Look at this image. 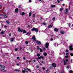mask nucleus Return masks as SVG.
Segmentation results:
<instances>
[{
    "label": "nucleus",
    "instance_id": "a18cd8bd",
    "mask_svg": "<svg viewBox=\"0 0 73 73\" xmlns=\"http://www.w3.org/2000/svg\"><path fill=\"white\" fill-rule=\"evenodd\" d=\"M48 71H49V69H47V70H46V73H48Z\"/></svg>",
    "mask_w": 73,
    "mask_h": 73
},
{
    "label": "nucleus",
    "instance_id": "8fccbe9b",
    "mask_svg": "<svg viewBox=\"0 0 73 73\" xmlns=\"http://www.w3.org/2000/svg\"><path fill=\"white\" fill-rule=\"evenodd\" d=\"M43 24L44 25H46V23H45L44 22L43 23Z\"/></svg>",
    "mask_w": 73,
    "mask_h": 73
},
{
    "label": "nucleus",
    "instance_id": "69168bd1",
    "mask_svg": "<svg viewBox=\"0 0 73 73\" xmlns=\"http://www.w3.org/2000/svg\"><path fill=\"white\" fill-rule=\"evenodd\" d=\"M68 26L69 27H70V23L69 24Z\"/></svg>",
    "mask_w": 73,
    "mask_h": 73
},
{
    "label": "nucleus",
    "instance_id": "603ef678",
    "mask_svg": "<svg viewBox=\"0 0 73 73\" xmlns=\"http://www.w3.org/2000/svg\"><path fill=\"white\" fill-rule=\"evenodd\" d=\"M66 52H69V50H66Z\"/></svg>",
    "mask_w": 73,
    "mask_h": 73
},
{
    "label": "nucleus",
    "instance_id": "f257e3e1",
    "mask_svg": "<svg viewBox=\"0 0 73 73\" xmlns=\"http://www.w3.org/2000/svg\"><path fill=\"white\" fill-rule=\"evenodd\" d=\"M31 31H35L36 32V33H37L38 32V29L37 28H32L31 30Z\"/></svg>",
    "mask_w": 73,
    "mask_h": 73
},
{
    "label": "nucleus",
    "instance_id": "393cba45",
    "mask_svg": "<svg viewBox=\"0 0 73 73\" xmlns=\"http://www.w3.org/2000/svg\"><path fill=\"white\" fill-rule=\"evenodd\" d=\"M51 7H52V8H53V7H55V5H51Z\"/></svg>",
    "mask_w": 73,
    "mask_h": 73
},
{
    "label": "nucleus",
    "instance_id": "37998d69",
    "mask_svg": "<svg viewBox=\"0 0 73 73\" xmlns=\"http://www.w3.org/2000/svg\"><path fill=\"white\" fill-rule=\"evenodd\" d=\"M31 15H32V13H29V16H31Z\"/></svg>",
    "mask_w": 73,
    "mask_h": 73
},
{
    "label": "nucleus",
    "instance_id": "774afa93",
    "mask_svg": "<svg viewBox=\"0 0 73 73\" xmlns=\"http://www.w3.org/2000/svg\"><path fill=\"white\" fill-rule=\"evenodd\" d=\"M66 68H69V66H67L66 67Z\"/></svg>",
    "mask_w": 73,
    "mask_h": 73
},
{
    "label": "nucleus",
    "instance_id": "f03ea898",
    "mask_svg": "<svg viewBox=\"0 0 73 73\" xmlns=\"http://www.w3.org/2000/svg\"><path fill=\"white\" fill-rule=\"evenodd\" d=\"M71 45L70 46H69V50H73V46H72V45H73V44H71Z\"/></svg>",
    "mask_w": 73,
    "mask_h": 73
},
{
    "label": "nucleus",
    "instance_id": "58836bf2",
    "mask_svg": "<svg viewBox=\"0 0 73 73\" xmlns=\"http://www.w3.org/2000/svg\"><path fill=\"white\" fill-rule=\"evenodd\" d=\"M70 73H73V71L72 70H70L69 71Z\"/></svg>",
    "mask_w": 73,
    "mask_h": 73
},
{
    "label": "nucleus",
    "instance_id": "9d476101",
    "mask_svg": "<svg viewBox=\"0 0 73 73\" xmlns=\"http://www.w3.org/2000/svg\"><path fill=\"white\" fill-rule=\"evenodd\" d=\"M19 11V9L18 8H16L15 10V12L16 13H18Z\"/></svg>",
    "mask_w": 73,
    "mask_h": 73
},
{
    "label": "nucleus",
    "instance_id": "4d7b16f0",
    "mask_svg": "<svg viewBox=\"0 0 73 73\" xmlns=\"http://www.w3.org/2000/svg\"><path fill=\"white\" fill-rule=\"evenodd\" d=\"M17 66H19V63H17Z\"/></svg>",
    "mask_w": 73,
    "mask_h": 73
},
{
    "label": "nucleus",
    "instance_id": "de8ad7c7",
    "mask_svg": "<svg viewBox=\"0 0 73 73\" xmlns=\"http://www.w3.org/2000/svg\"><path fill=\"white\" fill-rule=\"evenodd\" d=\"M68 57H69V56H68L66 55V56H65V57L66 58H68Z\"/></svg>",
    "mask_w": 73,
    "mask_h": 73
},
{
    "label": "nucleus",
    "instance_id": "f8f14e48",
    "mask_svg": "<svg viewBox=\"0 0 73 73\" xmlns=\"http://www.w3.org/2000/svg\"><path fill=\"white\" fill-rule=\"evenodd\" d=\"M32 39H33V41H36V38L35 37H33Z\"/></svg>",
    "mask_w": 73,
    "mask_h": 73
},
{
    "label": "nucleus",
    "instance_id": "1a4fd4ad",
    "mask_svg": "<svg viewBox=\"0 0 73 73\" xmlns=\"http://www.w3.org/2000/svg\"><path fill=\"white\" fill-rule=\"evenodd\" d=\"M31 33V32H28L27 34H26V35H27V36H29V35H30Z\"/></svg>",
    "mask_w": 73,
    "mask_h": 73
},
{
    "label": "nucleus",
    "instance_id": "aec40b11",
    "mask_svg": "<svg viewBox=\"0 0 73 73\" xmlns=\"http://www.w3.org/2000/svg\"><path fill=\"white\" fill-rule=\"evenodd\" d=\"M27 69L28 71L29 72H32V71L31 70V69H29L28 68H27Z\"/></svg>",
    "mask_w": 73,
    "mask_h": 73
},
{
    "label": "nucleus",
    "instance_id": "5fc2aeb1",
    "mask_svg": "<svg viewBox=\"0 0 73 73\" xmlns=\"http://www.w3.org/2000/svg\"><path fill=\"white\" fill-rule=\"evenodd\" d=\"M31 1H32V0H29V2L30 3H31Z\"/></svg>",
    "mask_w": 73,
    "mask_h": 73
},
{
    "label": "nucleus",
    "instance_id": "c9c22d12",
    "mask_svg": "<svg viewBox=\"0 0 73 73\" xmlns=\"http://www.w3.org/2000/svg\"><path fill=\"white\" fill-rule=\"evenodd\" d=\"M70 55H71V56H73V53H70Z\"/></svg>",
    "mask_w": 73,
    "mask_h": 73
},
{
    "label": "nucleus",
    "instance_id": "4468645a",
    "mask_svg": "<svg viewBox=\"0 0 73 73\" xmlns=\"http://www.w3.org/2000/svg\"><path fill=\"white\" fill-rule=\"evenodd\" d=\"M3 17H4V18H7V16L6 14H4L3 15Z\"/></svg>",
    "mask_w": 73,
    "mask_h": 73
},
{
    "label": "nucleus",
    "instance_id": "412c9836",
    "mask_svg": "<svg viewBox=\"0 0 73 73\" xmlns=\"http://www.w3.org/2000/svg\"><path fill=\"white\" fill-rule=\"evenodd\" d=\"M52 26H53L52 25H50L48 26V28H51V27H52Z\"/></svg>",
    "mask_w": 73,
    "mask_h": 73
},
{
    "label": "nucleus",
    "instance_id": "39448f33",
    "mask_svg": "<svg viewBox=\"0 0 73 73\" xmlns=\"http://www.w3.org/2000/svg\"><path fill=\"white\" fill-rule=\"evenodd\" d=\"M45 46L46 48H48V47L49 46V44L48 43H46Z\"/></svg>",
    "mask_w": 73,
    "mask_h": 73
},
{
    "label": "nucleus",
    "instance_id": "f3484780",
    "mask_svg": "<svg viewBox=\"0 0 73 73\" xmlns=\"http://www.w3.org/2000/svg\"><path fill=\"white\" fill-rule=\"evenodd\" d=\"M43 54H44V57H46L47 55V54L46 52H44Z\"/></svg>",
    "mask_w": 73,
    "mask_h": 73
},
{
    "label": "nucleus",
    "instance_id": "a878e982",
    "mask_svg": "<svg viewBox=\"0 0 73 73\" xmlns=\"http://www.w3.org/2000/svg\"><path fill=\"white\" fill-rule=\"evenodd\" d=\"M65 11L66 12H68V9L66 8L65 9Z\"/></svg>",
    "mask_w": 73,
    "mask_h": 73
},
{
    "label": "nucleus",
    "instance_id": "b1692460",
    "mask_svg": "<svg viewBox=\"0 0 73 73\" xmlns=\"http://www.w3.org/2000/svg\"><path fill=\"white\" fill-rule=\"evenodd\" d=\"M60 33H61V34H64V32L62 31H60Z\"/></svg>",
    "mask_w": 73,
    "mask_h": 73
},
{
    "label": "nucleus",
    "instance_id": "7ed1b4c3",
    "mask_svg": "<svg viewBox=\"0 0 73 73\" xmlns=\"http://www.w3.org/2000/svg\"><path fill=\"white\" fill-rule=\"evenodd\" d=\"M22 72L23 73H25V72L28 73V70H27L25 68H24V70H22Z\"/></svg>",
    "mask_w": 73,
    "mask_h": 73
},
{
    "label": "nucleus",
    "instance_id": "e433bc0d",
    "mask_svg": "<svg viewBox=\"0 0 73 73\" xmlns=\"http://www.w3.org/2000/svg\"><path fill=\"white\" fill-rule=\"evenodd\" d=\"M37 56H38V57H40V54H37Z\"/></svg>",
    "mask_w": 73,
    "mask_h": 73
},
{
    "label": "nucleus",
    "instance_id": "052dcab7",
    "mask_svg": "<svg viewBox=\"0 0 73 73\" xmlns=\"http://www.w3.org/2000/svg\"><path fill=\"white\" fill-rule=\"evenodd\" d=\"M7 26H6V25H5V26H4V27L5 28H7Z\"/></svg>",
    "mask_w": 73,
    "mask_h": 73
},
{
    "label": "nucleus",
    "instance_id": "49530a36",
    "mask_svg": "<svg viewBox=\"0 0 73 73\" xmlns=\"http://www.w3.org/2000/svg\"><path fill=\"white\" fill-rule=\"evenodd\" d=\"M17 59L18 60H20V57H17Z\"/></svg>",
    "mask_w": 73,
    "mask_h": 73
},
{
    "label": "nucleus",
    "instance_id": "f704fd0d",
    "mask_svg": "<svg viewBox=\"0 0 73 73\" xmlns=\"http://www.w3.org/2000/svg\"><path fill=\"white\" fill-rule=\"evenodd\" d=\"M51 54H54V52L53 51L51 52Z\"/></svg>",
    "mask_w": 73,
    "mask_h": 73
},
{
    "label": "nucleus",
    "instance_id": "6e6d98bb",
    "mask_svg": "<svg viewBox=\"0 0 73 73\" xmlns=\"http://www.w3.org/2000/svg\"><path fill=\"white\" fill-rule=\"evenodd\" d=\"M58 2V3H60V1L59 0H58L57 1Z\"/></svg>",
    "mask_w": 73,
    "mask_h": 73
},
{
    "label": "nucleus",
    "instance_id": "ddd939ff",
    "mask_svg": "<svg viewBox=\"0 0 73 73\" xmlns=\"http://www.w3.org/2000/svg\"><path fill=\"white\" fill-rule=\"evenodd\" d=\"M0 70H1V71H2V72H6V70H5L2 69V68H1L0 69Z\"/></svg>",
    "mask_w": 73,
    "mask_h": 73
},
{
    "label": "nucleus",
    "instance_id": "bb28decb",
    "mask_svg": "<svg viewBox=\"0 0 73 73\" xmlns=\"http://www.w3.org/2000/svg\"><path fill=\"white\" fill-rule=\"evenodd\" d=\"M15 71H16V72H20V70H17V69H15Z\"/></svg>",
    "mask_w": 73,
    "mask_h": 73
},
{
    "label": "nucleus",
    "instance_id": "0eeeda50",
    "mask_svg": "<svg viewBox=\"0 0 73 73\" xmlns=\"http://www.w3.org/2000/svg\"><path fill=\"white\" fill-rule=\"evenodd\" d=\"M52 65L54 68H56V65L54 63H52Z\"/></svg>",
    "mask_w": 73,
    "mask_h": 73
},
{
    "label": "nucleus",
    "instance_id": "bf43d9fd",
    "mask_svg": "<svg viewBox=\"0 0 73 73\" xmlns=\"http://www.w3.org/2000/svg\"><path fill=\"white\" fill-rule=\"evenodd\" d=\"M50 40L51 41H53V39H52V38H50Z\"/></svg>",
    "mask_w": 73,
    "mask_h": 73
},
{
    "label": "nucleus",
    "instance_id": "423d86ee",
    "mask_svg": "<svg viewBox=\"0 0 73 73\" xmlns=\"http://www.w3.org/2000/svg\"><path fill=\"white\" fill-rule=\"evenodd\" d=\"M18 31H19V32H23V30L22 29L21 30V29H20V27H19L18 28Z\"/></svg>",
    "mask_w": 73,
    "mask_h": 73
},
{
    "label": "nucleus",
    "instance_id": "0e129e2a",
    "mask_svg": "<svg viewBox=\"0 0 73 73\" xmlns=\"http://www.w3.org/2000/svg\"><path fill=\"white\" fill-rule=\"evenodd\" d=\"M64 71H61V73H64Z\"/></svg>",
    "mask_w": 73,
    "mask_h": 73
},
{
    "label": "nucleus",
    "instance_id": "09e8293b",
    "mask_svg": "<svg viewBox=\"0 0 73 73\" xmlns=\"http://www.w3.org/2000/svg\"><path fill=\"white\" fill-rule=\"evenodd\" d=\"M36 67L37 68H39V67H40V66H39L38 65H37L36 66Z\"/></svg>",
    "mask_w": 73,
    "mask_h": 73
},
{
    "label": "nucleus",
    "instance_id": "13d9d810",
    "mask_svg": "<svg viewBox=\"0 0 73 73\" xmlns=\"http://www.w3.org/2000/svg\"><path fill=\"white\" fill-rule=\"evenodd\" d=\"M9 36H11V34H9Z\"/></svg>",
    "mask_w": 73,
    "mask_h": 73
},
{
    "label": "nucleus",
    "instance_id": "864d4df0",
    "mask_svg": "<svg viewBox=\"0 0 73 73\" xmlns=\"http://www.w3.org/2000/svg\"><path fill=\"white\" fill-rule=\"evenodd\" d=\"M66 61L67 62L68 61V59H67L66 60Z\"/></svg>",
    "mask_w": 73,
    "mask_h": 73
},
{
    "label": "nucleus",
    "instance_id": "6e6552de",
    "mask_svg": "<svg viewBox=\"0 0 73 73\" xmlns=\"http://www.w3.org/2000/svg\"><path fill=\"white\" fill-rule=\"evenodd\" d=\"M44 58V57H43L42 56H40V57H38L37 58V59H41V58H42V59Z\"/></svg>",
    "mask_w": 73,
    "mask_h": 73
},
{
    "label": "nucleus",
    "instance_id": "20e7f679",
    "mask_svg": "<svg viewBox=\"0 0 73 73\" xmlns=\"http://www.w3.org/2000/svg\"><path fill=\"white\" fill-rule=\"evenodd\" d=\"M36 42L37 45H41V42L39 41H36Z\"/></svg>",
    "mask_w": 73,
    "mask_h": 73
},
{
    "label": "nucleus",
    "instance_id": "ea45409f",
    "mask_svg": "<svg viewBox=\"0 0 73 73\" xmlns=\"http://www.w3.org/2000/svg\"><path fill=\"white\" fill-rule=\"evenodd\" d=\"M35 16H36V15L35 14H34L33 17H35Z\"/></svg>",
    "mask_w": 73,
    "mask_h": 73
},
{
    "label": "nucleus",
    "instance_id": "c03bdc74",
    "mask_svg": "<svg viewBox=\"0 0 73 73\" xmlns=\"http://www.w3.org/2000/svg\"><path fill=\"white\" fill-rule=\"evenodd\" d=\"M65 43V42L63 41V40H62L61 42V43H62V44H64Z\"/></svg>",
    "mask_w": 73,
    "mask_h": 73
},
{
    "label": "nucleus",
    "instance_id": "9b49d317",
    "mask_svg": "<svg viewBox=\"0 0 73 73\" xmlns=\"http://www.w3.org/2000/svg\"><path fill=\"white\" fill-rule=\"evenodd\" d=\"M0 67H1V68H3V69H5V67L3 65H1V66Z\"/></svg>",
    "mask_w": 73,
    "mask_h": 73
},
{
    "label": "nucleus",
    "instance_id": "4c0bfd02",
    "mask_svg": "<svg viewBox=\"0 0 73 73\" xmlns=\"http://www.w3.org/2000/svg\"><path fill=\"white\" fill-rule=\"evenodd\" d=\"M15 50L16 51H17L18 50V48H15Z\"/></svg>",
    "mask_w": 73,
    "mask_h": 73
},
{
    "label": "nucleus",
    "instance_id": "2eb2a0df",
    "mask_svg": "<svg viewBox=\"0 0 73 73\" xmlns=\"http://www.w3.org/2000/svg\"><path fill=\"white\" fill-rule=\"evenodd\" d=\"M5 33V31L2 30L1 33V34L3 35V34H4Z\"/></svg>",
    "mask_w": 73,
    "mask_h": 73
},
{
    "label": "nucleus",
    "instance_id": "338daca9",
    "mask_svg": "<svg viewBox=\"0 0 73 73\" xmlns=\"http://www.w3.org/2000/svg\"><path fill=\"white\" fill-rule=\"evenodd\" d=\"M19 8H21V5H19Z\"/></svg>",
    "mask_w": 73,
    "mask_h": 73
},
{
    "label": "nucleus",
    "instance_id": "79ce46f5",
    "mask_svg": "<svg viewBox=\"0 0 73 73\" xmlns=\"http://www.w3.org/2000/svg\"><path fill=\"white\" fill-rule=\"evenodd\" d=\"M64 65H66V62H65V61L64 60Z\"/></svg>",
    "mask_w": 73,
    "mask_h": 73
},
{
    "label": "nucleus",
    "instance_id": "c85d7f7f",
    "mask_svg": "<svg viewBox=\"0 0 73 73\" xmlns=\"http://www.w3.org/2000/svg\"><path fill=\"white\" fill-rule=\"evenodd\" d=\"M25 44H26V45H27V44H28V42L27 41H26L25 42Z\"/></svg>",
    "mask_w": 73,
    "mask_h": 73
},
{
    "label": "nucleus",
    "instance_id": "cd10ccee",
    "mask_svg": "<svg viewBox=\"0 0 73 73\" xmlns=\"http://www.w3.org/2000/svg\"><path fill=\"white\" fill-rule=\"evenodd\" d=\"M0 16H2V17H3L4 16V14H0Z\"/></svg>",
    "mask_w": 73,
    "mask_h": 73
},
{
    "label": "nucleus",
    "instance_id": "a19ab883",
    "mask_svg": "<svg viewBox=\"0 0 73 73\" xmlns=\"http://www.w3.org/2000/svg\"><path fill=\"white\" fill-rule=\"evenodd\" d=\"M63 10V9L62 8L60 9V11H62Z\"/></svg>",
    "mask_w": 73,
    "mask_h": 73
},
{
    "label": "nucleus",
    "instance_id": "dca6fc26",
    "mask_svg": "<svg viewBox=\"0 0 73 73\" xmlns=\"http://www.w3.org/2000/svg\"><path fill=\"white\" fill-rule=\"evenodd\" d=\"M58 30L56 28H55L54 29V31H55V32H58Z\"/></svg>",
    "mask_w": 73,
    "mask_h": 73
},
{
    "label": "nucleus",
    "instance_id": "3c124183",
    "mask_svg": "<svg viewBox=\"0 0 73 73\" xmlns=\"http://www.w3.org/2000/svg\"><path fill=\"white\" fill-rule=\"evenodd\" d=\"M43 70H45V67L42 68Z\"/></svg>",
    "mask_w": 73,
    "mask_h": 73
},
{
    "label": "nucleus",
    "instance_id": "4be33fe9",
    "mask_svg": "<svg viewBox=\"0 0 73 73\" xmlns=\"http://www.w3.org/2000/svg\"><path fill=\"white\" fill-rule=\"evenodd\" d=\"M37 50H40V47L38 46H37Z\"/></svg>",
    "mask_w": 73,
    "mask_h": 73
},
{
    "label": "nucleus",
    "instance_id": "2f4dec72",
    "mask_svg": "<svg viewBox=\"0 0 73 73\" xmlns=\"http://www.w3.org/2000/svg\"><path fill=\"white\" fill-rule=\"evenodd\" d=\"M43 50L44 51L46 50L45 49V48L44 47H43Z\"/></svg>",
    "mask_w": 73,
    "mask_h": 73
},
{
    "label": "nucleus",
    "instance_id": "72a5a7b5",
    "mask_svg": "<svg viewBox=\"0 0 73 73\" xmlns=\"http://www.w3.org/2000/svg\"><path fill=\"white\" fill-rule=\"evenodd\" d=\"M55 19H56V18L55 17H54L52 19L53 21H54V20H55Z\"/></svg>",
    "mask_w": 73,
    "mask_h": 73
},
{
    "label": "nucleus",
    "instance_id": "6ab92c4d",
    "mask_svg": "<svg viewBox=\"0 0 73 73\" xmlns=\"http://www.w3.org/2000/svg\"><path fill=\"white\" fill-rule=\"evenodd\" d=\"M21 15L22 16H24V15H25V13H24V12H22V13H21Z\"/></svg>",
    "mask_w": 73,
    "mask_h": 73
},
{
    "label": "nucleus",
    "instance_id": "a211bd4d",
    "mask_svg": "<svg viewBox=\"0 0 73 73\" xmlns=\"http://www.w3.org/2000/svg\"><path fill=\"white\" fill-rule=\"evenodd\" d=\"M15 40V38H11V42H12L13 40Z\"/></svg>",
    "mask_w": 73,
    "mask_h": 73
},
{
    "label": "nucleus",
    "instance_id": "e2e57ef3",
    "mask_svg": "<svg viewBox=\"0 0 73 73\" xmlns=\"http://www.w3.org/2000/svg\"><path fill=\"white\" fill-rule=\"evenodd\" d=\"M33 61L34 62H36V60H33Z\"/></svg>",
    "mask_w": 73,
    "mask_h": 73
},
{
    "label": "nucleus",
    "instance_id": "473e14b6",
    "mask_svg": "<svg viewBox=\"0 0 73 73\" xmlns=\"http://www.w3.org/2000/svg\"><path fill=\"white\" fill-rule=\"evenodd\" d=\"M39 50H40V52H42V50L41 48H40Z\"/></svg>",
    "mask_w": 73,
    "mask_h": 73
},
{
    "label": "nucleus",
    "instance_id": "680f3d73",
    "mask_svg": "<svg viewBox=\"0 0 73 73\" xmlns=\"http://www.w3.org/2000/svg\"><path fill=\"white\" fill-rule=\"evenodd\" d=\"M66 55H68V54H69V53H66Z\"/></svg>",
    "mask_w": 73,
    "mask_h": 73
},
{
    "label": "nucleus",
    "instance_id": "c756f323",
    "mask_svg": "<svg viewBox=\"0 0 73 73\" xmlns=\"http://www.w3.org/2000/svg\"><path fill=\"white\" fill-rule=\"evenodd\" d=\"M23 33H26V31L25 30L23 31Z\"/></svg>",
    "mask_w": 73,
    "mask_h": 73
},
{
    "label": "nucleus",
    "instance_id": "7c9ffc66",
    "mask_svg": "<svg viewBox=\"0 0 73 73\" xmlns=\"http://www.w3.org/2000/svg\"><path fill=\"white\" fill-rule=\"evenodd\" d=\"M6 23H7V24H9V21H6Z\"/></svg>",
    "mask_w": 73,
    "mask_h": 73
},
{
    "label": "nucleus",
    "instance_id": "5701e85b",
    "mask_svg": "<svg viewBox=\"0 0 73 73\" xmlns=\"http://www.w3.org/2000/svg\"><path fill=\"white\" fill-rule=\"evenodd\" d=\"M54 46H58V44H57L56 43H55L54 44Z\"/></svg>",
    "mask_w": 73,
    "mask_h": 73
}]
</instances>
